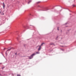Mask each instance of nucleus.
Returning a JSON list of instances; mask_svg holds the SVG:
<instances>
[{
  "mask_svg": "<svg viewBox=\"0 0 76 76\" xmlns=\"http://www.w3.org/2000/svg\"><path fill=\"white\" fill-rule=\"evenodd\" d=\"M58 31H59V29H58Z\"/></svg>",
  "mask_w": 76,
  "mask_h": 76,
  "instance_id": "obj_11",
  "label": "nucleus"
},
{
  "mask_svg": "<svg viewBox=\"0 0 76 76\" xmlns=\"http://www.w3.org/2000/svg\"><path fill=\"white\" fill-rule=\"evenodd\" d=\"M1 9H2V8H0V13H1Z\"/></svg>",
  "mask_w": 76,
  "mask_h": 76,
  "instance_id": "obj_3",
  "label": "nucleus"
},
{
  "mask_svg": "<svg viewBox=\"0 0 76 76\" xmlns=\"http://www.w3.org/2000/svg\"><path fill=\"white\" fill-rule=\"evenodd\" d=\"M75 5H73V7H75Z\"/></svg>",
  "mask_w": 76,
  "mask_h": 76,
  "instance_id": "obj_9",
  "label": "nucleus"
},
{
  "mask_svg": "<svg viewBox=\"0 0 76 76\" xmlns=\"http://www.w3.org/2000/svg\"><path fill=\"white\" fill-rule=\"evenodd\" d=\"M31 1H29L28 2V4H29L30 3H31Z\"/></svg>",
  "mask_w": 76,
  "mask_h": 76,
  "instance_id": "obj_6",
  "label": "nucleus"
},
{
  "mask_svg": "<svg viewBox=\"0 0 76 76\" xmlns=\"http://www.w3.org/2000/svg\"><path fill=\"white\" fill-rule=\"evenodd\" d=\"M36 54H39V52H37L36 53Z\"/></svg>",
  "mask_w": 76,
  "mask_h": 76,
  "instance_id": "obj_5",
  "label": "nucleus"
},
{
  "mask_svg": "<svg viewBox=\"0 0 76 76\" xmlns=\"http://www.w3.org/2000/svg\"><path fill=\"white\" fill-rule=\"evenodd\" d=\"M41 46H40L39 47V48L38 49V50L39 51V50H41Z\"/></svg>",
  "mask_w": 76,
  "mask_h": 76,
  "instance_id": "obj_4",
  "label": "nucleus"
},
{
  "mask_svg": "<svg viewBox=\"0 0 76 76\" xmlns=\"http://www.w3.org/2000/svg\"><path fill=\"white\" fill-rule=\"evenodd\" d=\"M44 43H42L41 45L40 46L41 47V46H42V45H43V44H44Z\"/></svg>",
  "mask_w": 76,
  "mask_h": 76,
  "instance_id": "obj_7",
  "label": "nucleus"
},
{
  "mask_svg": "<svg viewBox=\"0 0 76 76\" xmlns=\"http://www.w3.org/2000/svg\"><path fill=\"white\" fill-rule=\"evenodd\" d=\"M15 54H16V53Z\"/></svg>",
  "mask_w": 76,
  "mask_h": 76,
  "instance_id": "obj_14",
  "label": "nucleus"
},
{
  "mask_svg": "<svg viewBox=\"0 0 76 76\" xmlns=\"http://www.w3.org/2000/svg\"><path fill=\"white\" fill-rule=\"evenodd\" d=\"M35 53H33L30 57H29V59H31V58H32V57H33V56H35Z\"/></svg>",
  "mask_w": 76,
  "mask_h": 76,
  "instance_id": "obj_1",
  "label": "nucleus"
},
{
  "mask_svg": "<svg viewBox=\"0 0 76 76\" xmlns=\"http://www.w3.org/2000/svg\"><path fill=\"white\" fill-rule=\"evenodd\" d=\"M9 50H10V49H8V50H7V51H9Z\"/></svg>",
  "mask_w": 76,
  "mask_h": 76,
  "instance_id": "obj_10",
  "label": "nucleus"
},
{
  "mask_svg": "<svg viewBox=\"0 0 76 76\" xmlns=\"http://www.w3.org/2000/svg\"><path fill=\"white\" fill-rule=\"evenodd\" d=\"M50 44V45H51V44Z\"/></svg>",
  "mask_w": 76,
  "mask_h": 76,
  "instance_id": "obj_15",
  "label": "nucleus"
},
{
  "mask_svg": "<svg viewBox=\"0 0 76 76\" xmlns=\"http://www.w3.org/2000/svg\"><path fill=\"white\" fill-rule=\"evenodd\" d=\"M3 8H4V7H5V4H4V3H3Z\"/></svg>",
  "mask_w": 76,
  "mask_h": 76,
  "instance_id": "obj_2",
  "label": "nucleus"
},
{
  "mask_svg": "<svg viewBox=\"0 0 76 76\" xmlns=\"http://www.w3.org/2000/svg\"><path fill=\"white\" fill-rule=\"evenodd\" d=\"M4 68V67H3L2 68V69H3Z\"/></svg>",
  "mask_w": 76,
  "mask_h": 76,
  "instance_id": "obj_12",
  "label": "nucleus"
},
{
  "mask_svg": "<svg viewBox=\"0 0 76 76\" xmlns=\"http://www.w3.org/2000/svg\"><path fill=\"white\" fill-rule=\"evenodd\" d=\"M17 76H20V75L19 74L17 75Z\"/></svg>",
  "mask_w": 76,
  "mask_h": 76,
  "instance_id": "obj_8",
  "label": "nucleus"
},
{
  "mask_svg": "<svg viewBox=\"0 0 76 76\" xmlns=\"http://www.w3.org/2000/svg\"><path fill=\"white\" fill-rule=\"evenodd\" d=\"M37 3H39V2H37Z\"/></svg>",
  "mask_w": 76,
  "mask_h": 76,
  "instance_id": "obj_13",
  "label": "nucleus"
}]
</instances>
